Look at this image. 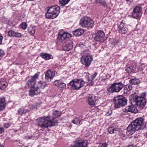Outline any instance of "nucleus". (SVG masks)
Wrapping results in <instances>:
<instances>
[{
  "label": "nucleus",
  "instance_id": "32",
  "mask_svg": "<svg viewBox=\"0 0 147 147\" xmlns=\"http://www.w3.org/2000/svg\"><path fill=\"white\" fill-rule=\"evenodd\" d=\"M58 87L59 90L61 91L63 90L64 89L66 88V84L63 82H61L59 83Z\"/></svg>",
  "mask_w": 147,
  "mask_h": 147
},
{
  "label": "nucleus",
  "instance_id": "14",
  "mask_svg": "<svg viewBox=\"0 0 147 147\" xmlns=\"http://www.w3.org/2000/svg\"><path fill=\"white\" fill-rule=\"evenodd\" d=\"M39 75V74L37 73L28 80L26 84L29 87L32 88L34 86L36 83V79L38 77Z\"/></svg>",
  "mask_w": 147,
  "mask_h": 147
},
{
  "label": "nucleus",
  "instance_id": "36",
  "mask_svg": "<svg viewBox=\"0 0 147 147\" xmlns=\"http://www.w3.org/2000/svg\"><path fill=\"white\" fill-rule=\"evenodd\" d=\"M70 0H59L60 5L63 6L68 3Z\"/></svg>",
  "mask_w": 147,
  "mask_h": 147
},
{
  "label": "nucleus",
  "instance_id": "44",
  "mask_svg": "<svg viewBox=\"0 0 147 147\" xmlns=\"http://www.w3.org/2000/svg\"><path fill=\"white\" fill-rule=\"evenodd\" d=\"M4 55V53L3 51L0 49V57H1Z\"/></svg>",
  "mask_w": 147,
  "mask_h": 147
},
{
  "label": "nucleus",
  "instance_id": "37",
  "mask_svg": "<svg viewBox=\"0 0 147 147\" xmlns=\"http://www.w3.org/2000/svg\"><path fill=\"white\" fill-rule=\"evenodd\" d=\"M40 103L37 104L36 105H29L28 107L31 109H37V107L40 106Z\"/></svg>",
  "mask_w": 147,
  "mask_h": 147
},
{
  "label": "nucleus",
  "instance_id": "21",
  "mask_svg": "<svg viewBox=\"0 0 147 147\" xmlns=\"http://www.w3.org/2000/svg\"><path fill=\"white\" fill-rule=\"evenodd\" d=\"M8 35L10 37H21L22 36L21 33L12 30L8 32Z\"/></svg>",
  "mask_w": 147,
  "mask_h": 147
},
{
  "label": "nucleus",
  "instance_id": "6",
  "mask_svg": "<svg viewBox=\"0 0 147 147\" xmlns=\"http://www.w3.org/2000/svg\"><path fill=\"white\" fill-rule=\"evenodd\" d=\"M94 21L91 19L87 17L82 18L80 21L81 25L88 29L91 28L94 26Z\"/></svg>",
  "mask_w": 147,
  "mask_h": 147
},
{
  "label": "nucleus",
  "instance_id": "49",
  "mask_svg": "<svg viewBox=\"0 0 147 147\" xmlns=\"http://www.w3.org/2000/svg\"><path fill=\"white\" fill-rule=\"evenodd\" d=\"M32 137L31 136H25V138L26 139H32Z\"/></svg>",
  "mask_w": 147,
  "mask_h": 147
},
{
  "label": "nucleus",
  "instance_id": "41",
  "mask_svg": "<svg viewBox=\"0 0 147 147\" xmlns=\"http://www.w3.org/2000/svg\"><path fill=\"white\" fill-rule=\"evenodd\" d=\"M60 82H61L59 80H56L54 82V84L55 86H57L58 87Z\"/></svg>",
  "mask_w": 147,
  "mask_h": 147
},
{
  "label": "nucleus",
  "instance_id": "10",
  "mask_svg": "<svg viewBox=\"0 0 147 147\" xmlns=\"http://www.w3.org/2000/svg\"><path fill=\"white\" fill-rule=\"evenodd\" d=\"M93 59L91 56L86 55L82 57L80 61L81 63L85 66V67H88L90 65Z\"/></svg>",
  "mask_w": 147,
  "mask_h": 147
},
{
  "label": "nucleus",
  "instance_id": "46",
  "mask_svg": "<svg viewBox=\"0 0 147 147\" xmlns=\"http://www.w3.org/2000/svg\"><path fill=\"white\" fill-rule=\"evenodd\" d=\"M97 74V73L96 72H95L93 75L92 76H90V77H92V79L94 80V78L96 76Z\"/></svg>",
  "mask_w": 147,
  "mask_h": 147
},
{
  "label": "nucleus",
  "instance_id": "25",
  "mask_svg": "<svg viewBox=\"0 0 147 147\" xmlns=\"http://www.w3.org/2000/svg\"><path fill=\"white\" fill-rule=\"evenodd\" d=\"M73 34L75 36H79L81 35L84 32L83 29L81 28H79L73 31Z\"/></svg>",
  "mask_w": 147,
  "mask_h": 147
},
{
  "label": "nucleus",
  "instance_id": "31",
  "mask_svg": "<svg viewBox=\"0 0 147 147\" xmlns=\"http://www.w3.org/2000/svg\"><path fill=\"white\" fill-rule=\"evenodd\" d=\"M82 119H80L78 118H76L74 120L72 121V122L73 123L78 125L82 124Z\"/></svg>",
  "mask_w": 147,
  "mask_h": 147
},
{
  "label": "nucleus",
  "instance_id": "20",
  "mask_svg": "<svg viewBox=\"0 0 147 147\" xmlns=\"http://www.w3.org/2000/svg\"><path fill=\"white\" fill-rule=\"evenodd\" d=\"M127 130L128 132H129V134L131 135L134 134L136 131H138L137 128L134 125L133 123L131 122L127 127Z\"/></svg>",
  "mask_w": 147,
  "mask_h": 147
},
{
  "label": "nucleus",
  "instance_id": "28",
  "mask_svg": "<svg viewBox=\"0 0 147 147\" xmlns=\"http://www.w3.org/2000/svg\"><path fill=\"white\" fill-rule=\"evenodd\" d=\"M130 84L134 85H137L140 83V81L137 78H133L129 81Z\"/></svg>",
  "mask_w": 147,
  "mask_h": 147
},
{
  "label": "nucleus",
  "instance_id": "1",
  "mask_svg": "<svg viewBox=\"0 0 147 147\" xmlns=\"http://www.w3.org/2000/svg\"><path fill=\"white\" fill-rule=\"evenodd\" d=\"M38 120V125L43 129L57 125V121L51 116L40 117Z\"/></svg>",
  "mask_w": 147,
  "mask_h": 147
},
{
  "label": "nucleus",
  "instance_id": "38",
  "mask_svg": "<svg viewBox=\"0 0 147 147\" xmlns=\"http://www.w3.org/2000/svg\"><path fill=\"white\" fill-rule=\"evenodd\" d=\"M88 84L90 86H92L93 84V79L90 76L88 78Z\"/></svg>",
  "mask_w": 147,
  "mask_h": 147
},
{
  "label": "nucleus",
  "instance_id": "35",
  "mask_svg": "<svg viewBox=\"0 0 147 147\" xmlns=\"http://www.w3.org/2000/svg\"><path fill=\"white\" fill-rule=\"evenodd\" d=\"M53 114L54 116L58 117H59L61 116V113L60 111L55 110L53 111Z\"/></svg>",
  "mask_w": 147,
  "mask_h": 147
},
{
  "label": "nucleus",
  "instance_id": "19",
  "mask_svg": "<svg viewBox=\"0 0 147 147\" xmlns=\"http://www.w3.org/2000/svg\"><path fill=\"white\" fill-rule=\"evenodd\" d=\"M55 75L54 72L50 70H48L45 73V79L47 81H50L53 79Z\"/></svg>",
  "mask_w": 147,
  "mask_h": 147
},
{
  "label": "nucleus",
  "instance_id": "27",
  "mask_svg": "<svg viewBox=\"0 0 147 147\" xmlns=\"http://www.w3.org/2000/svg\"><path fill=\"white\" fill-rule=\"evenodd\" d=\"M119 130V129L118 127H115V128L113 127H111L108 129V131L111 134L114 133L115 131H118Z\"/></svg>",
  "mask_w": 147,
  "mask_h": 147
},
{
  "label": "nucleus",
  "instance_id": "23",
  "mask_svg": "<svg viewBox=\"0 0 147 147\" xmlns=\"http://www.w3.org/2000/svg\"><path fill=\"white\" fill-rule=\"evenodd\" d=\"M40 56L46 60H49L53 59L52 56L49 54L45 53H42L40 54Z\"/></svg>",
  "mask_w": 147,
  "mask_h": 147
},
{
  "label": "nucleus",
  "instance_id": "33",
  "mask_svg": "<svg viewBox=\"0 0 147 147\" xmlns=\"http://www.w3.org/2000/svg\"><path fill=\"white\" fill-rule=\"evenodd\" d=\"M7 85V82H0V89L2 90L5 89Z\"/></svg>",
  "mask_w": 147,
  "mask_h": 147
},
{
  "label": "nucleus",
  "instance_id": "55",
  "mask_svg": "<svg viewBox=\"0 0 147 147\" xmlns=\"http://www.w3.org/2000/svg\"><path fill=\"white\" fill-rule=\"evenodd\" d=\"M28 1H34V0H28Z\"/></svg>",
  "mask_w": 147,
  "mask_h": 147
},
{
  "label": "nucleus",
  "instance_id": "42",
  "mask_svg": "<svg viewBox=\"0 0 147 147\" xmlns=\"http://www.w3.org/2000/svg\"><path fill=\"white\" fill-rule=\"evenodd\" d=\"M11 123H7L4 124V126L5 127L8 128L11 125Z\"/></svg>",
  "mask_w": 147,
  "mask_h": 147
},
{
  "label": "nucleus",
  "instance_id": "24",
  "mask_svg": "<svg viewBox=\"0 0 147 147\" xmlns=\"http://www.w3.org/2000/svg\"><path fill=\"white\" fill-rule=\"evenodd\" d=\"M125 70L128 73L135 72L136 71V67L134 66H127Z\"/></svg>",
  "mask_w": 147,
  "mask_h": 147
},
{
  "label": "nucleus",
  "instance_id": "22",
  "mask_svg": "<svg viewBox=\"0 0 147 147\" xmlns=\"http://www.w3.org/2000/svg\"><path fill=\"white\" fill-rule=\"evenodd\" d=\"M6 107L5 99L4 98H0V111L3 110Z\"/></svg>",
  "mask_w": 147,
  "mask_h": 147
},
{
  "label": "nucleus",
  "instance_id": "54",
  "mask_svg": "<svg viewBox=\"0 0 147 147\" xmlns=\"http://www.w3.org/2000/svg\"><path fill=\"white\" fill-rule=\"evenodd\" d=\"M145 12L147 13V8H146L145 10Z\"/></svg>",
  "mask_w": 147,
  "mask_h": 147
},
{
  "label": "nucleus",
  "instance_id": "51",
  "mask_svg": "<svg viewBox=\"0 0 147 147\" xmlns=\"http://www.w3.org/2000/svg\"><path fill=\"white\" fill-rule=\"evenodd\" d=\"M133 0H126L127 1H132Z\"/></svg>",
  "mask_w": 147,
  "mask_h": 147
},
{
  "label": "nucleus",
  "instance_id": "18",
  "mask_svg": "<svg viewBox=\"0 0 147 147\" xmlns=\"http://www.w3.org/2000/svg\"><path fill=\"white\" fill-rule=\"evenodd\" d=\"M123 111L124 112H131L134 113H136L138 112V110L132 106L126 107L123 109Z\"/></svg>",
  "mask_w": 147,
  "mask_h": 147
},
{
  "label": "nucleus",
  "instance_id": "47",
  "mask_svg": "<svg viewBox=\"0 0 147 147\" xmlns=\"http://www.w3.org/2000/svg\"><path fill=\"white\" fill-rule=\"evenodd\" d=\"M3 39V36L0 33V45L1 44Z\"/></svg>",
  "mask_w": 147,
  "mask_h": 147
},
{
  "label": "nucleus",
  "instance_id": "12",
  "mask_svg": "<svg viewBox=\"0 0 147 147\" xmlns=\"http://www.w3.org/2000/svg\"><path fill=\"white\" fill-rule=\"evenodd\" d=\"M88 142L87 140L77 139L70 145L71 147H86Z\"/></svg>",
  "mask_w": 147,
  "mask_h": 147
},
{
  "label": "nucleus",
  "instance_id": "56",
  "mask_svg": "<svg viewBox=\"0 0 147 147\" xmlns=\"http://www.w3.org/2000/svg\"><path fill=\"white\" fill-rule=\"evenodd\" d=\"M2 9V8L1 7H0V10H1Z\"/></svg>",
  "mask_w": 147,
  "mask_h": 147
},
{
  "label": "nucleus",
  "instance_id": "29",
  "mask_svg": "<svg viewBox=\"0 0 147 147\" xmlns=\"http://www.w3.org/2000/svg\"><path fill=\"white\" fill-rule=\"evenodd\" d=\"M124 93H127L128 92L132 89V87L130 85H125L124 86Z\"/></svg>",
  "mask_w": 147,
  "mask_h": 147
},
{
  "label": "nucleus",
  "instance_id": "52",
  "mask_svg": "<svg viewBox=\"0 0 147 147\" xmlns=\"http://www.w3.org/2000/svg\"><path fill=\"white\" fill-rule=\"evenodd\" d=\"M83 45V44H82V45H81L80 43L79 45L80 46V47H82V46H81V45Z\"/></svg>",
  "mask_w": 147,
  "mask_h": 147
},
{
  "label": "nucleus",
  "instance_id": "4",
  "mask_svg": "<svg viewBox=\"0 0 147 147\" xmlns=\"http://www.w3.org/2000/svg\"><path fill=\"white\" fill-rule=\"evenodd\" d=\"M142 96H135L133 99L134 105H137L139 106L141 109H143L146 104V101L145 99L146 95L145 93L142 94Z\"/></svg>",
  "mask_w": 147,
  "mask_h": 147
},
{
  "label": "nucleus",
  "instance_id": "26",
  "mask_svg": "<svg viewBox=\"0 0 147 147\" xmlns=\"http://www.w3.org/2000/svg\"><path fill=\"white\" fill-rule=\"evenodd\" d=\"M96 99L95 96L88 97V104L91 105H94L95 104Z\"/></svg>",
  "mask_w": 147,
  "mask_h": 147
},
{
  "label": "nucleus",
  "instance_id": "43",
  "mask_svg": "<svg viewBox=\"0 0 147 147\" xmlns=\"http://www.w3.org/2000/svg\"><path fill=\"white\" fill-rule=\"evenodd\" d=\"M107 144L105 143L100 145L98 147H107Z\"/></svg>",
  "mask_w": 147,
  "mask_h": 147
},
{
  "label": "nucleus",
  "instance_id": "39",
  "mask_svg": "<svg viewBox=\"0 0 147 147\" xmlns=\"http://www.w3.org/2000/svg\"><path fill=\"white\" fill-rule=\"evenodd\" d=\"M95 2L102 5H105V0H94Z\"/></svg>",
  "mask_w": 147,
  "mask_h": 147
},
{
  "label": "nucleus",
  "instance_id": "7",
  "mask_svg": "<svg viewBox=\"0 0 147 147\" xmlns=\"http://www.w3.org/2000/svg\"><path fill=\"white\" fill-rule=\"evenodd\" d=\"M127 100L122 96H118L115 97L113 99L114 107L116 109L125 105L127 103Z\"/></svg>",
  "mask_w": 147,
  "mask_h": 147
},
{
  "label": "nucleus",
  "instance_id": "45",
  "mask_svg": "<svg viewBox=\"0 0 147 147\" xmlns=\"http://www.w3.org/2000/svg\"><path fill=\"white\" fill-rule=\"evenodd\" d=\"M138 71H141L143 69V67L141 66H139L138 68Z\"/></svg>",
  "mask_w": 147,
  "mask_h": 147
},
{
  "label": "nucleus",
  "instance_id": "11",
  "mask_svg": "<svg viewBox=\"0 0 147 147\" xmlns=\"http://www.w3.org/2000/svg\"><path fill=\"white\" fill-rule=\"evenodd\" d=\"M71 36V35L69 33L64 32L63 30H62L58 34L57 41L59 43L62 42L66 38H69Z\"/></svg>",
  "mask_w": 147,
  "mask_h": 147
},
{
  "label": "nucleus",
  "instance_id": "50",
  "mask_svg": "<svg viewBox=\"0 0 147 147\" xmlns=\"http://www.w3.org/2000/svg\"><path fill=\"white\" fill-rule=\"evenodd\" d=\"M111 75L109 74H106V79H109L111 77Z\"/></svg>",
  "mask_w": 147,
  "mask_h": 147
},
{
  "label": "nucleus",
  "instance_id": "48",
  "mask_svg": "<svg viewBox=\"0 0 147 147\" xmlns=\"http://www.w3.org/2000/svg\"><path fill=\"white\" fill-rule=\"evenodd\" d=\"M4 131V128L2 127H0V134L3 133Z\"/></svg>",
  "mask_w": 147,
  "mask_h": 147
},
{
  "label": "nucleus",
  "instance_id": "3",
  "mask_svg": "<svg viewBox=\"0 0 147 147\" xmlns=\"http://www.w3.org/2000/svg\"><path fill=\"white\" fill-rule=\"evenodd\" d=\"M125 86V84L121 82H115L112 84L111 86L108 87L107 89L109 93H112L114 92H119Z\"/></svg>",
  "mask_w": 147,
  "mask_h": 147
},
{
  "label": "nucleus",
  "instance_id": "53",
  "mask_svg": "<svg viewBox=\"0 0 147 147\" xmlns=\"http://www.w3.org/2000/svg\"><path fill=\"white\" fill-rule=\"evenodd\" d=\"M0 147H4L3 146L0 144Z\"/></svg>",
  "mask_w": 147,
  "mask_h": 147
},
{
  "label": "nucleus",
  "instance_id": "40",
  "mask_svg": "<svg viewBox=\"0 0 147 147\" xmlns=\"http://www.w3.org/2000/svg\"><path fill=\"white\" fill-rule=\"evenodd\" d=\"M20 26L21 28L24 29L25 30L27 26V25L26 22H22L20 24Z\"/></svg>",
  "mask_w": 147,
  "mask_h": 147
},
{
  "label": "nucleus",
  "instance_id": "9",
  "mask_svg": "<svg viewBox=\"0 0 147 147\" xmlns=\"http://www.w3.org/2000/svg\"><path fill=\"white\" fill-rule=\"evenodd\" d=\"M84 84V82L81 80L75 79L69 82V85L74 89L78 90L82 87Z\"/></svg>",
  "mask_w": 147,
  "mask_h": 147
},
{
  "label": "nucleus",
  "instance_id": "2",
  "mask_svg": "<svg viewBox=\"0 0 147 147\" xmlns=\"http://www.w3.org/2000/svg\"><path fill=\"white\" fill-rule=\"evenodd\" d=\"M60 10V7L57 5L50 7L46 13V17L49 19L55 18L58 16Z\"/></svg>",
  "mask_w": 147,
  "mask_h": 147
},
{
  "label": "nucleus",
  "instance_id": "15",
  "mask_svg": "<svg viewBox=\"0 0 147 147\" xmlns=\"http://www.w3.org/2000/svg\"><path fill=\"white\" fill-rule=\"evenodd\" d=\"M62 47L63 50L69 51L73 48V42L70 40H67L63 44Z\"/></svg>",
  "mask_w": 147,
  "mask_h": 147
},
{
  "label": "nucleus",
  "instance_id": "17",
  "mask_svg": "<svg viewBox=\"0 0 147 147\" xmlns=\"http://www.w3.org/2000/svg\"><path fill=\"white\" fill-rule=\"evenodd\" d=\"M118 26L119 31L120 33L125 34L128 33V28L125 24L121 22Z\"/></svg>",
  "mask_w": 147,
  "mask_h": 147
},
{
  "label": "nucleus",
  "instance_id": "16",
  "mask_svg": "<svg viewBox=\"0 0 147 147\" xmlns=\"http://www.w3.org/2000/svg\"><path fill=\"white\" fill-rule=\"evenodd\" d=\"M105 35V33L103 31L98 30L94 37V39L96 41L103 42L104 40Z\"/></svg>",
  "mask_w": 147,
  "mask_h": 147
},
{
  "label": "nucleus",
  "instance_id": "30",
  "mask_svg": "<svg viewBox=\"0 0 147 147\" xmlns=\"http://www.w3.org/2000/svg\"><path fill=\"white\" fill-rule=\"evenodd\" d=\"M35 30V27L34 26L29 27L28 29V31L29 33L32 36H33L34 34Z\"/></svg>",
  "mask_w": 147,
  "mask_h": 147
},
{
  "label": "nucleus",
  "instance_id": "13",
  "mask_svg": "<svg viewBox=\"0 0 147 147\" xmlns=\"http://www.w3.org/2000/svg\"><path fill=\"white\" fill-rule=\"evenodd\" d=\"M142 9L141 7L136 6L134 9L132 13V16L135 19L139 18L142 15Z\"/></svg>",
  "mask_w": 147,
  "mask_h": 147
},
{
  "label": "nucleus",
  "instance_id": "34",
  "mask_svg": "<svg viewBox=\"0 0 147 147\" xmlns=\"http://www.w3.org/2000/svg\"><path fill=\"white\" fill-rule=\"evenodd\" d=\"M28 110H25L23 108H21L18 111V114L20 115H22L23 114L26 113L29 111Z\"/></svg>",
  "mask_w": 147,
  "mask_h": 147
},
{
  "label": "nucleus",
  "instance_id": "5",
  "mask_svg": "<svg viewBox=\"0 0 147 147\" xmlns=\"http://www.w3.org/2000/svg\"><path fill=\"white\" fill-rule=\"evenodd\" d=\"M38 87L32 88L29 91V95L32 97L33 96L35 95H37L40 92V90L39 87L44 89L47 86L48 84L45 82L40 81L38 84Z\"/></svg>",
  "mask_w": 147,
  "mask_h": 147
},
{
  "label": "nucleus",
  "instance_id": "8",
  "mask_svg": "<svg viewBox=\"0 0 147 147\" xmlns=\"http://www.w3.org/2000/svg\"><path fill=\"white\" fill-rule=\"evenodd\" d=\"M132 122L138 130L147 127V124H145L144 125V119L142 117L137 118L133 121Z\"/></svg>",
  "mask_w": 147,
  "mask_h": 147
}]
</instances>
